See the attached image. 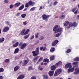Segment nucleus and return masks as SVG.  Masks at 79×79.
<instances>
[{"mask_svg": "<svg viewBox=\"0 0 79 79\" xmlns=\"http://www.w3.org/2000/svg\"><path fill=\"white\" fill-rule=\"evenodd\" d=\"M39 33H37L35 34V38H38V36L39 35Z\"/></svg>", "mask_w": 79, "mask_h": 79, "instance_id": "a19ab883", "label": "nucleus"}, {"mask_svg": "<svg viewBox=\"0 0 79 79\" xmlns=\"http://www.w3.org/2000/svg\"><path fill=\"white\" fill-rule=\"evenodd\" d=\"M58 3V2H55L54 3L53 5H56V4Z\"/></svg>", "mask_w": 79, "mask_h": 79, "instance_id": "052dcab7", "label": "nucleus"}, {"mask_svg": "<svg viewBox=\"0 0 79 79\" xmlns=\"http://www.w3.org/2000/svg\"><path fill=\"white\" fill-rule=\"evenodd\" d=\"M74 61H79V57H77L74 59Z\"/></svg>", "mask_w": 79, "mask_h": 79, "instance_id": "bb28decb", "label": "nucleus"}, {"mask_svg": "<svg viewBox=\"0 0 79 79\" xmlns=\"http://www.w3.org/2000/svg\"><path fill=\"white\" fill-rule=\"evenodd\" d=\"M5 62L6 63H8L10 62V60L8 59H6L5 60Z\"/></svg>", "mask_w": 79, "mask_h": 79, "instance_id": "c9c22d12", "label": "nucleus"}, {"mask_svg": "<svg viewBox=\"0 0 79 79\" xmlns=\"http://www.w3.org/2000/svg\"><path fill=\"white\" fill-rule=\"evenodd\" d=\"M51 70H55L56 69V66L55 65H52L51 68Z\"/></svg>", "mask_w": 79, "mask_h": 79, "instance_id": "a211bd4d", "label": "nucleus"}, {"mask_svg": "<svg viewBox=\"0 0 79 79\" xmlns=\"http://www.w3.org/2000/svg\"><path fill=\"white\" fill-rule=\"evenodd\" d=\"M43 51H45V50H46V48H45V47H43Z\"/></svg>", "mask_w": 79, "mask_h": 79, "instance_id": "0e129e2a", "label": "nucleus"}, {"mask_svg": "<svg viewBox=\"0 0 79 79\" xmlns=\"http://www.w3.org/2000/svg\"><path fill=\"white\" fill-rule=\"evenodd\" d=\"M25 31L26 30H25V29L23 30L21 32V35H25L24 32H25Z\"/></svg>", "mask_w": 79, "mask_h": 79, "instance_id": "6ab92c4d", "label": "nucleus"}, {"mask_svg": "<svg viewBox=\"0 0 79 79\" xmlns=\"http://www.w3.org/2000/svg\"><path fill=\"white\" fill-rule=\"evenodd\" d=\"M38 69H39V70H40V71H42L43 69V68H41L40 67H38Z\"/></svg>", "mask_w": 79, "mask_h": 79, "instance_id": "3c124183", "label": "nucleus"}, {"mask_svg": "<svg viewBox=\"0 0 79 79\" xmlns=\"http://www.w3.org/2000/svg\"><path fill=\"white\" fill-rule=\"evenodd\" d=\"M61 33H58L56 35H55V36L56 37H58L60 35H61Z\"/></svg>", "mask_w": 79, "mask_h": 79, "instance_id": "f704fd0d", "label": "nucleus"}, {"mask_svg": "<svg viewBox=\"0 0 79 79\" xmlns=\"http://www.w3.org/2000/svg\"><path fill=\"white\" fill-rule=\"evenodd\" d=\"M30 31V30L29 29H27V31L25 32L24 35H26V34H27Z\"/></svg>", "mask_w": 79, "mask_h": 79, "instance_id": "2f4dec72", "label": "nucleus"}, {"mask_svg": "<svg viewBox=\"0 0 79 79\" xmlns=\"http://www.w3.org/2000/svg\"><path fill=\"white\" fill-rule=\"evenodd\" d=\"M23 24L24 25H26L27 24V21H25L23 22Z\"/></svg>", "mask_w": 79, "mask_h": 79, "instance_id": "09e8293b", "label": "nucleus"}, {"mask_svg": "<svg viewBox=\"0 0 79 79\" xmlns=\"http://www.w3.org/2000/svg\"><path fill=\"white\" fill-rule=\"evenodd\" d=\"M61 64H62V62L60 61L58 62L57 63H56V65L58 66V65H61Z\"/></svg>", "mask_w": 79, "mask_h": 79, "instance_id": "aec40b11", "label": "nucleus"}, {"mask_svg": "<svg viewBox=\"0 0 79 79\" xmlns=\"http://www.w3.org/2000/svg\"><path fill=\"white\" fill-rule=\"evenodd\" d=\"M41 9H42V6H41L40 7V8H39V10H40Z\"/></svg>", "mask_w": 79, "mask_h": 79, "instance_id": "774afa93", "label": "nucleus"}, {"mask_svg": "<svg viewBox=\"0 0 79 79\" xmlns=\"http://www.w3.org/2000/svg\"><path fill=\"white\" fill-rule=\"evenodd\" d=\"M19 69V66H16L14 69L15 71H16L18 70Z\"/></svg>", "mask_w": 79, "mask_h": 79, "instance_id": "dca6fc26", "label": "nucleus"}, {"mask_svg": "<svg viewBox=\"0 0 79 79\" xmlns=\"http://www.w3.org/2000/svg\"><path fill=\"white\" fill-rule=\"evenodd\" d=\"M73 26H74V27H76V26H77V23L75 22H73Z\"/></svg>", "mask_w": 79, "mask_h": 79, "instance_id": "58836bf2", "label": "nucleus"}, {"mask_svg": "<svg viewBox=\"0 0 79 79\" xmlns=\"http://www.w3.org/2000/svg\"><path fill=\"white\" fill-rule=\"evenodd\" d=\"M69 27H67V29H69V28H70V27H72V26H73V23H69Z\"/></svg>", "mask_w": 79, "mask_h": 79, "instance_id": "c756f323", "label": "nucleus"}, {"mask_svg": "<svg viewBox=\"0 0 79 79\" xmlns=\"http://www.w3.org/2000/svg\"><path fill=\"white\" fill-rule=\"evenodd\" d=\"M29 34H28L27 35H25V36H24V39H27V38H28V37H29Z\"/></svg>", "mask_w": 79, "mask_h": 79, "instance_id": "4c0bfd02", "label": "nucleus"}, {"mask_svg": "<svg viewBox=\"0 0 79 79\" xmlns=\"http://www.w3.org/2000/svg\"><path fill=\"white\" fill-rule=\"evenodd\" d=\"M4 71V69L3 68H0V73H2Z\"/></svg>", "mask_w": 79, "mask_h": 79, "instance_id": "ea45409f", "label": "nucleus"}, {"mask_svg": "<svg viewBox=\"0 0 79 79\" xmlns=\"http://www.w3.org/2000/svg\"><path fill=\"white\" fill-rule=\"evenodd\" d=\"M22 79H23L24 78V76L23 75H21L20 76Z\"/></svg>", "mask_w": 79, "mask_h": 79, "instance_id": "49530a36", "label": "nucleus"}, {"mask_svg": "<svg viewBox=\"0 0 79 79\" xmlns=\"http://www.w3.org/2000/svg\"><path fill=\"white\" fill-rule=\"evenodd\" d=\"M17 79H22V78H21V77L19 76V77H18Z\"/></svg>", "mask_w": 79, "mask_h": 79, "instance_id": "69168bd1", "label": "nucleus"}, {"mask_svg": "<svg viewBox=\"0 0 79 79\" xmlns=\"http://www.w3.org/2000/svg\"><path fill=\"white\" fill-rule=\"evenodd\" d=\"M79 73V68H75V72L74 73V74H78Z\"/></svg>", "mask_w": 79, "mask_h": 79, "instance_id": "39448f33", "label": "nucleus"}, {"mask_svg": "<svg viewBox=\"0 0 79 79\" xmlns=\"http://www.w3.org/2000/svg\"><path fill=\"white\" fill-rule=\"evenodd\" d=\"M35 7H32L30 9V11H34L35 10Z\"/></svg>", "mask_w": 79, "mask_h": 79, "instance_id": "e433bc0d", "label": "nucleus"}, {"mask_svg": "<svg viewBox=\"0 0 79 79\" xmlns=\"http://www.w3.org/2000/svg\"><path fill=\"white\" fill-rule=\"evenodd\" d=\"M3 79V77H2V76H0V79Z\"/></svg>", "mask_w": 79, "mask_h": 79, "instance_id": "338daca9", "label": "nucleus"}, {"mask_svg": "<svg viewBox=\"0 0 79 79\" xmlns=\"http://www.w3.org/2000/svg\"><path fill=\"white\" fill-rule=\"evenodd\" d=\"M54 73V71L51 70L49 71L48 73V74L50 77H52L53 75V74Z\"/></svg>", "mask_w": 79, "mask_h": 79, "instance_id": "6e6552de", "label": "nucleus"}, {"mask_svg": "<svg viewBox=\"0 0 79 79\" xmlns=\"http://www.w3.org/2000/svg\"><path fill=\"white\" fill-rule=\"evenodd\" d=\"M27 63H28V61L26 60H24V63L23 64V65L24 66V65H26L27 64Z\"/></svg>", "mask_w": 79, "mask_h": 79, "instance_id": "c85d7f7f", "label": "nucleus"}, {"mask_svg": "<svg viewBox=\"0 0 79 79\" xmlns=\"http://www.w3.org/2000/svg\"><path fill=\"white\" fill-rule=\"evenodd\" d=\"M55 58V56H52L50 57V60H53Z\"/></svg>", "mask_w": 79, "mask_h": 79, "instance_id": "473e14b6", "label": "nucleus"}, {"mask_svg": "<svg viewBox=\"0 0 79 79\" xmlns=\"http://www.w3.org/2000/svg\"><path fill=\"white\" fill-rule=\"evenodd\" d=\"M43 48H44V47H42L40 48V50H41V51H42L43 50Z\"/></svg>", "mask_w": 79, "mask_h": 79, "instance_id": "bf43d9fd", "label": "nucleus"}, {"mask_svg": "<svg viewBox=\"0 0 79 79\" xmlns=\"http://www.w3.org/2000/svg\"><path fill=\"white\" fill-rule=\"evenodd\" d=\"M20 4H21V3L20 2H18L16 3H15L14 5L15 6H16V7H18V6H19V5H20Z\"/></svg>", "mask_w": 79, "mask_h": 79, "instance_id": "b1692460", "label": "nucleus"}, {"mask_svg": "<svg viewBox=\"0 0 79 79\" xmlns=\"http://www.w3.org/2000/svg\"><path fill=\"white\" fill-rule=\"evenodd\" d=\"M64 17H65L64 15H62L60 17V19H64Z\"/></svg>", "mask_w": 79, "mask_h": 79, "instance_id": "a18cd8bd", "label": "nucleus"}, {"mask_svg": "<svg viewBox=\"0 0 79 79\" xmlns=\"http://www.w3.org/2000/svg\"><path fill=\"white\" fill-rule=\"evenodd\" d=\"M52 5H53V2H51L50 4L48 6H49V7H50L51 6H52Z\"/></svg>", "mask_w": 79, "mask_h": 79, "instance_id": "de8ad7c7", "label": "nucleus"}, {"mask_svg": "<svg viewBox=\"0 0 79 79\" xmlns=\"http://www.w3.org/2000/svg\"><path fill=\"white\" fill-rule=\"evenodd\" d=\"M38 57L39 56L36 57L33 59V60L34 62H36L37 61V60H38Z\"/></svg>", "mask_w": 79, "mask_h": 79, "instance_id": "cd10ccee", "label": "nucleus"}, {"mask_svg": "<svg viewBox=\"0 0 79 79\" xmlns=\"http://www.w3.org/2000/svg\"><path fill=\"white\" fill-rule=\"evenodd\" d=\"M34 38V35H33L31 37V39H33Z\"/></svg>", "mask_w": 79, "mask_h": 79, "instance_id": "680f3d73", "label": "nucleus"}, {"mask_svg": "<svg viewBox=\"0 0 79 79\" xmlns=\"http://www.w3.org/2000/svg\"><path fill=\"white\" fill-rule=\"evenodd\" d=\"M61 73V69H57L54 73V76H56L58 74H60V73Z\"/></svg>", "mask_w": 79, "mask_h": 79, "instance_id": "f03ea898", "label": "nucleus"}, {"mask_svg": "<svg viewBox=\"0 0 79 79\" xmlns=\"http://www.w3.org/2000/svg\"><path fill=\"white\" fill-rule=\"evenodd\" d=\"M39 48H36V50L35 51V52H39Z\"/></svg>", "mask_w": 79, "mask_h": 79, "instance_id": "4d7b16f0", "label": "nucleus"}, {"mask_svg": "<svg viewBox=\"0 0 79 79\" xmlns=\"http://www.w3.org/2000/svg\"><path fill=\"white\" fill-rule=\"evenodd\" d=\"M42 60H43V58L41 57L39 60L38 62H40L41 61H42Z\"/></svg>", "mask_w": 79, "mask_h": 79, "instance_id": "c03bdc74", "label": "nucleus"}, {"mask_svg": "<svg viewBox=\"0 0 79 79\" xmlns=\"http://www.w3.org/2000/svg\"><path fill=\"white\" fill-rule=\"evenodd\" d=\"M27 46L26 44H23L21 46L20 48L21 49H24Z\"/></svg>", "mask_w": 79, "mask_h": 79, "instance_id": "9b49d317", "label": "nucleus"}, {"mask_svg": "<svg viewBox=\"0 0 79 79\" xmlns=\"http://www.w3.org/2000/svg\"><path fill=\"white\" fill-rule=\"evenodd\" d=\"M20 15V13H18L16 14L15 15L16 16H19Z\"/></svg>", "mask_w": 79, "mask_h": 79, "instance_id": "5fc2aeb1", "label": "nucleus"}, {"mask_svg": "<svg viewBox=\"0 0 79 79\" xmlns=\"http://www.w3.org/2000/svg\"><path fill=\"white\" fill-rule=\"evenodd\" d=\"M28 69H29V70H32V67L31 66H30L29 68H28Z\"/></svg>", "mask_w": 79, "mask_h": 79, "instance_id": "13d9d810", "label": "nucleus"}, {"mask_svg": "<svg viewBox=\"0 0 79 79\" xmlns=\"http://www.w3.org/2000/svg\"><path fill=\"white\" fill-rule=\"evenodd\" d=\"M18 45H19V42H17L15 44H13V47H17Z\"/></svg>", "mask_w": 79, "mask_h": 79, "instance_id": "2eb2a0df", "label": "nucleus"}, {"mask_svg": "<svg viewBox=\"0 0 79 79\" xmlns=\"http://www.w3.org/2000/svg\"><path fill=\"white\" fill-rule=\"evenodd\" d=\"M43 76L44 79H48V77L47 75H43Z\"/></svg>", "mask_w": 79, "mask_h": 79, "instance_id": "4be33fe9", "label": "nucleus"}, {"mask_svg": "<svg viewBox=\"0 0 79 79\" xmlns=\"http://www.w3.org/2000/svg\"><path fill=\"white\" fill-rule=\"evenodd\" d=\"M74 70V68L73 67L71 69H69L68 70V72L69 73H70V72H73Z\"/></svg>", "mask_w": 79, "mask_h": 79, "instance_id": "f8f14e48", "label": "nucleus"}, {"mask_svg": "<svg viewBox=\"0 0 79 79\" xmlns=\"http://www.w3.org/2000/svg\"><path fill=\"white\" fill-rule=\"evenodd\" d=\"M28 4L29 5H31V6H33L35 4V2H32V1H30L28 2Z\"/></svg>", "mask_w": 79, "mask_h": 79, "instance_id": "9d476101", "label": "nucleus"}, {"mask_svg": "<svg viewBox=\"0 0 79 79\" xmlns=\"http://www.w3.org/2000/svg\"><path fill=\"white\" fill-rule=\"evenodd\" d=\"M44 36H41L40 38L39 39L40 40H44Z\"/></svg>", "mask_w": 79, "mask_h": 79, "instance_id": "79ce46f5", "label": "nucleus"}, {"mask_svg": "<svg viewBox=\"0 0 79 79\" xmlns=\"http://www.w3.org/2000/svg\"><path fill=\"white\" fill-rule=\"evenodd\" d=\"M5 40V38H0V43H3V42H4Z\"/></svg>", "mask_w": 79, "mask_h": 79, "instance_id": "412c9836", "label": "nucleus"}, {"mask_svg": "<svg viewBox=\"0 0 79 79\" xmlns=\"http://www.w3.org/2000/svg\"><path fill=\"white\" fill-rule=\"evenodd\" d=\"M55 50V48H51L50 50V52L51 53H53L54 51Z\"/></svg>", "mask_w": 79, "mask_h": 79, "instance_id": "393cba45", "label": "nucleus"}, {"mask_svg": "<svg viewBox=\"0 0 79 79\" xmlns=\"http://www.w3.org/2000/svg\"><path fill=\"white\" fill-rule=\"evenodd\" d=\"M26 16V14H23L21 15V17L22 18H24Z\"/></svg>", "mask_w": 79, "mask_h": 79, "instance_id": "7c9ffc66", "label": "nucleus"}, {"mask_svg": "<svg viewBox=\"0 0 79 79\" xmlns=\"http://www.w3.org/2000/svg\"><path fill=\"white\" fill-rule=\"evenodd\" d=\"M19 49L18 48H16L14 52V54H16V53H18V52H19Z\"/></svg>", "mask_w": 79, "mask_h": 79, "instance_id": "4468645a", "label": "nucleus"}, {"mask_svg": "<svg viewBox=\"0 0 79 79\" xmlns=\"http://www.w3.org/2000/svg\"><path fill=\"white\" fill-rule=\"evenodd\" d=\"M44 62L48 63V62H49V60L48 59H45L44 60Z\"/></svg>", "mask_w": 79, "mask_h": 79, "instance_id": "72a5a7b5", "label": "nucleus"}, {"mask_svg": "<svg viewBox=\"0 0 79 79\" xmlns=\"http://www.w3.org/2000/svg\"><path fill=\"white\" fill-rule=\"evenodd\" d=\"M31 79H36V77L35 76L32 77H31Z\"/></svg>", "mask_w": 79, "mask_h": 79, "instance_id": "864d4df0", "label": "nucleus"}, {"mask_svg": "<svg viewBox=\"0 0 79 79\" xmlns=\"http://www.w3.org/2000/svg\"><path fill=\"white\" fill-rule=\"evenodd\" d=\"M50 17V15H47L45 14H44L42 15V18L43 20H45V21H48V18Z\"/></svg>", "mask_w": 79, "mask_h": 79, "instance_id": "f257e3e1", "label": "nucleus"}, {"mask_svg": "<svg viewBox=\"0 0 79 79\" xmlns=\"http://www.w3.org/2000/svg\"><path fill=\"white\" fill-rule=\"evenodd\" d=\"M61 31H62V29L61 28H59L55 31V33H56V32H60V33H61Z\"/></svg>", "mask_w": 79, "mask_h": 79, "instance_id": "1a4fd4ad", "label": "nucleus"}, {"mask_svg": "<svg viewBox=\"0 0 79 79\" xmlns=\"http://www.w3.org/2000/svg\"><path fill=\"white\" fill-rule=\"evenodd\" d=\"M58 26L57 25H56L54 27L53 29V31H56V30L58 28Z\"/></svg>", "mask_w": 79, "mask_h": 79, "instance_id": "f3484780", "label": "nucleus"}, {"mask_svg": "<svg viewBox=\"0 0 79 79\" xmlns=\"http://www.w3.org/2000/svg\"><path fill=\"white\" fill-rule=\"evenodd\" d=\"M71 64H72L71 63H68L65 65V68L67 69H68L69 68H72V66H71Z\"/></svg>", "mask_w": 79, "mask_h": 79, "instance_id": "7ed1b4c3", "label": "nucleus"}, {"mask_svg": "<svg viewBox=\"0 0 79 79\" xmlns=\"http://www.w3.org/2000/svg\"><path fill=\"white\" fill-rule=\"evenodd\" d=\"M13 6H14V5H10V8H12Z\"/></svg>", "mask_w": 79, "mask_h": 79, "instance_id": "6e6d98bb", "label": "nucleus"}, {"mask_svg": "<svg viewBox=\"0 0 79 79\" xmlns=\"http://www.w3.org/2000/svg\"><path fill=\"white\" fill-rule=\"evenodd\" d=\"M32 53L34 56H37L39 54V52H36L35 51H33L32 52Z\"/></svg>", "mask_w": 79, "mask_h": 79, "instance_id": "20e7f679", "label": "nucleus"}, {"mask_svg": "<svg viewBox=\"0 0 79 79\" xmlns=\"http://www.w3.org/2000/svg\"><path fill=\"white\" fill-rule=\"evenodd\" d=\"M24 5H22L19 8V10H23V8H24Z\"/></svg>", "mask_w": 79, "mask_h": 79, "instance_id": "5701e85b", "label": "nucleus"}, {"mask_svg": "<svg viewBox=\"0 0 79 79\" xmlns=\"http://www.w3.org/2000/svg\"><path fill=\"white\" fill-rule=\"evenodd\" d=\"M6 25L9 26V27H10L11 26V25L10 24V23L8 21H6Z\"/></svg>", "mask_w": 79, "mask_h": 79, "instance_id": "ddd939ff", "label": "nucleus"}, {"mask_svg": "<svg viewBox=\"0 0 79 79\" xmlns=\"http://www.w3.org/2000/svg\"><path fill=\"white\" fill-rule=\"evenodd\" d=\"M58 43V40H56L52 43V46H55Z\"/></svg>", "mask_w": 79, "mask_h": 79, "instance_id": "423d86ee", "label": "nucleus"}, {"mask_svg": "<svg viewBox=\"0 0 79 79\" xmlns=\"http://www.w3.org/2000/svg\"><path fill=\"white\" fill-rule=\"evenodd\" d=\"M4 2L5 3H8V0H5Z\"/></svg>", "mask_w": 79, "mask_h": 79, "instance_id": "e2e57ef3", "label": "nucleus"}, {"mask_svg": "<svg viewBox=\"0 0 79 79\" xmlns=\"http://www.w3.org/2000/svg\"><path fill=\"white\" fill-rule=\"evenodd\" d=\"M76 10V8H74L72 10V11L73 13Z\"/></svg>", "mask_w": 79, "mask_h": 79, "instance_id": "8fccbe9b", "label": "nucleus"}, {"mask_svg": "<svg viewBox=\"0 0 79 79\" xmlns=\"http://www.w3.org/2000/svg\"><path fill=\"white\" fill-rule=\"evenodd\" d=\"M10 30V28L8 27H6L4 28L3 29V31L4 32H7L8 31Z\"/></svg>", "mask_w": 79, "mask_h": 79, "instance_id": "0eeeda50", "label": "nucleus"}, {"mask_svg": "<svg viewBox=\"0 0 79 79\" xmlns=\"http://www.w3.org/2000/svg\"><path fill=\"white\" fill-rule=\"evenodd\" d=\"M25 7L26 8H28L29 7V3H26V4H25Z\"/></svg>", "mask_w": 79, "mask_h": 79, "instance_id": "37998d69", "label": "nucleus"}, {"mask_svg": "<svg viewBox=\"0 0 79 79\" xmlns=\"http://www.w3.org/2000/svg\"><path fill=\"white\" fill-rule=\"evenodd\" d=\"M69 52H71V49H69V50L67 51V53H69Z\"/></svg>", "mask_w": 79, "mask_h": 79, "instance_id": "603ef678", "label": "nucleus"}, {"mask_svg": "<svg viewBox=\"0 0 79 79\" xmlns=\"http://www.w3.org/2000/svg\"><path fill=\"white\" fill-rule=\"evenodd\" d=\"M79 62H74L73 63V65H78Z\"/></svg>", "mask_w": 79, "mask_h": 79, "instance_id": "a878e982", "label": "nucleus"}]
</instances>
